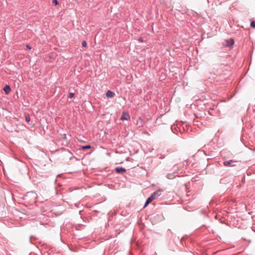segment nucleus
Listing matches in <instances>:
<instances>
[{
    "label": "nucleus",
    "instance_id": "3",
    "mask_svg": "<svg viewBox=\"0 0 255 255\" xmlns=\"http://www.w3.org/2000/svg\"><path fill=\"white\" fill-rule=\"evenodd\" d=\"M129 118H130L129 116L127 113L123 112V114H122V116L121 118V120L122 121L128 120V119H129Z\"/></svg>",
    "mask_w": 255,
    "mask_h": 255
},
{
    "label": "nucleus",
    "instance_id": "6",
    "mask_svg": "<svg viewBox=\"0 0 255 255\" xmlns=\"http://www.w3.org/2000/svg\"><path fill=\"white\" fill-rule=\"evenodd\" d=\"M3 91L6 94H8L10 92L11 88L9 85H6L3 88Z\"/></svg>",
    "mask_w": 255,
    "mask_h": 255
},
{
    "label": "nucleus",
    "instance_id": "1",
    "mask_svg": "<svg viewBox=\"0 0 255 255\" xmlns=\"http://www.w3.org/2000/svg\"><path fill=\"white\" fill-rule=\"evenodd\" d=\"M162 191V190L161 189H158L156 191L153 193L146 200L144 204V207L147 206L149 203H150L153 200L157 198L161 195V193Z\"/></svg>",
    "mask_w": 255,
    "mask_h": 255
},
{
    "label": "nucleus",
    "instance_id": "11",
    "mask_svg": "<svg viewBox=\"0 0 255 255\" xmlns=\"http://www.w3.org/2000/svg\"><path fill=\"white\" fill-rule=\"evenodd\" d=\"M251 26L255 28V21H252L251 23Z\"/></svg>",
    "mask_w": 255,
    "mask_h": 255
},
{
    "label": "nucleus",
    "instance_id": "13",
    "mask_svg": "<svg viewBox=\"0 0 255 255\" xmlns=\"http://www.w3.org/2000/svg\"><path fill=\"white\" fill-rule=\"evenodd\" d=\"M52 3L56 5L59 3V2L57 0H52Z\"/></svg>",
    "mask_w": 255,
    "mask_h": 255
},
{
    "label": "nucleus",
    "instance_id": "16",
    "mask_svg": "<svg viewBox=\"0 0 255 255\" xmlns=\"http://www.w3.org/2000/svg\"><path fill=\"white\" fill-rule=\"evenodd\" d=\"M26 48L28 49H31V47L30 45H26Z\"/></svg>",
    "mask_w": 255,
    "mask_h": 255
},
{
    "label": "nucleus",
    "instance_id": "12",
    "mask_svg": "<svg viewBox=\"0 0 255 255\" xmlns=\"http://www.w3.org/2000/svg\"><path fill=\"white\" fill-rule=\"evenodd\" d=\"M74 93H69V95H68V98H72L74 96Z\"/></svg>",
    "mask_w": 255,
    "mask_h": 255
},
{
    "label": "nucleus",
    "instance_id": "5",
    "mask_svg": "<svg viewBox=\"0 0 255 255\" xmlns=\"http://www.w3.org/2000/svg\"><path fill=\"white\" fill-rule=\"evenodd\" d=\"M115 94L114 92L108 90L106 93V96L108 98H113L114 97Z\"/></svg>",
    "mask_w": 255,
    "mask_h": 255
},
{
    "label": "nucleus",
    "instance_id": "17",
    "mask_svg": "<svg viewBox=\"0 0 255 255\" xmlns=\"http://www.w3.org/2000/svg\"><path fill=\"white\" fill-rule=\"evenodd\" d=\"M138 41H139V42H142V41H143V39H142V38L141 37H140V38L138 39Z\"/></svg>",
    "mask_w": 255,
    "mask_h": 255
},
{
    "label": "nucleus",
    "instance_id": "9",
    "mask_svg": "<svg viewBox=\"0 0 255 255\" xmlns=\"http://www.w3.org/2000/svg\"><path fill=\"white\" fill-rule=\"evenodd\" d=\"M175 177V175L173 173H169L166 176V177L169 179H172L174 178Z\"/></svg>",
    "mask_w": 255,
    "mask_h": 255
},
{
    "label": "nucleus",
    "instance_id": "8",
    "mask_svg": "<svg viewBox=\"0 0 255 255\" xmlns=\"http://www.w3.org/2000/svg\"><path fill=\"white\" fill-rule=\"evenodd\" d=\"M142 119L141 118H139L137 121V125H138L139 127H141L142 126Z\"/></svg>",
    "mask_w": 255,
    "mask_h": 255
},
{
    "label": "nucleus",
    "instance_id": "7",
    "mask_svg": "<svg viewBox=\"0 0 255 255\" xmlns=\"http://www.w3.org/2000/svg\"><path fill=\"white\" fill-rule=\"evenodd\" d=\"M234 44V41L233 39H230L229 40H227L226 41V46H232Z\"/></svg>",
    "mask_w": 255,
    "mask_h": 255
},
{
    "label": "nucleus",
    "instance_id": "10",
    "mask_svg": "<svg viewBox=\"0 0 255 255\" xmlns=\"http://www.w3.org/2000/svg\"><path fill=\"white\" fill-rule=\"evenodd\" d=\"M90 148H91V146L90 145H87L85 146H83L82 147L83 149H89Z\"/></svg>",
    "mask_w": 255,
    "mask_h": 255
},
{
    "label": "nucleus",
    "instance_id": "14",
    "mask_svg": "<svg viewBox=\"0 0 255 255\" xmlns=\"http://www.w3.org/2000/svg\"><path fill=\"white\" fill-rule=\"evenodd\" d=\"M25 120L27 123H28L30 121V118L29 116H25Z\"/></svg>",
    "mask_w": 255,
    "mask_h": 255
},
{
    "label": "nucleus",
    "instance_id": "4",
    "mask_svg": "<svg viewBox=\"0 0 255 255\" xmlns=\"http://www.w3.org/2000/svg\"><path fill=\"white\" fill-rule=\"evenodd\" d=\"M115 170H116L117 173H122V174L126 172V169L123 168V167H116V169H115Z\"/></svg>",
    "mask_w": 255,
    "mask_h": 255
},
{
    "label": "nucleus",
    "instance_id": "2",
    "mask_svg": "<svg viewBox=\"0 0 255 255\" xmlns=\"http://www.w3.org/2000/svg\"><path fill=\"white\" fill-rule=\"evenodd\" d=\"M237 161L233 160H230L228 161H225L223 162V164L225 166L227 167H233L236 165L235 163H236Z\"/></svg>",
    "mask_w": 255,
    "mask_h": 255
},
{
    "label": "nucleus",
    "instance_id": "15",
    "mask_svg": "<svg viewBox=\"0 0 255 255\" xmlns=\"http://www.w3.org/2000/svg\"><path fill=\"white\" fill-rule=\"evenodd\" d=\"M82 44L83 47H86L87 46V43L85 41H83Z\"/></svg>",
    "mask_w": 255,
    "mask_h": 255
}]
</instances>
